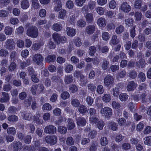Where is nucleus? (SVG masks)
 Segmentation results:
<instances>
[{"label": "nucleus", "instance_id": "1", "mask_svg": "<svg viewBox=\"0 0 151 151\" xmlns=\"http://www.w3.org/2000/svg\"><path fill=\"white\" fill-rule=\"evenodd\" d=\"M38 29L35 26H29L26 31V34L33 38H36L38 36Z\"/></svg>", "mask_w": 151, "mask_h": 151}, {"label": "nucleus", "instance_id": "2", "mask_svg": "<svg viewBox=\"0 0 151 151\" xmlns=\"http://www.w3.org/2000/svg\"><path fill=\"white\" fill-rule=\"evenodd\" d=\"M102 104H100L99 106V108H102L100 111V113L103 116L106 118H109L112 115V110L111 108L108 107H106L102 108Z\"/></svg>", "mask_w": 151, "mask_h": 151}, {"label": "nucleus", "instance_id": "3", "mask_svg": "<svg viewBox=\"0 0 151 151\" xmlns=\"http://www.w3.org/2000/svg\"><path fill=\"white\" fill-rule=\"evenodd\" d=\"M57 137L55 135L46 136L44 138L45 142L50 145H54L56 144L57 142Z\"/></svg>", "mask_w": 151, "mask_h": 151}, {"label": "nucleus", "instance_id": "4", "mask_svg": "<svg viewBox=\"0 0 151 151\" xmlns=\"http://www.w3.org/2000/svg\"><path fill=\"white\" fill-rule=\"evenodd\" d=\"M43 60V57L41 54L39 53L34 55L32 57V60L34 62L39 65H42Z\"/></svg>", "mask_w": 151, "mask_h": 151}, {"label": "nucleus", "instance_id": "5", "mask_svg": "<svg viewBox=\"0 0 151 151\" xmlns=\"http://www.w3.org/2000/svg\"><path fill=\"white\" fill-rule=\"evenodd\" d=\"M15 43L14 40L11 39H7L5 42V47L9 50H12L15 49Z\"/></svg>", "mask_w": 151, "mask_h": 151}, {"label": "nucleus", "instance_id": "6", "mask_svg": "<svg viewBox=\"0 0 151 151\" xmlns=\"http://www.w3.org/2000/svg\"><path fill=\"white\" fill-rule=\"evenodd\" d=\"M56 128L53 125L50 124L46 126L44 129L45 133L48 134H55L56 132Z\"/></svg>", "mask_w": 151, "mask_h": 151}, {"label": "nucleus", "instance_id": "7", "mask_svg": "<svg viewBox=\"0 0 151 151\" xmlns=\"http://www.w3.org/2000/svg\"><path fill=\"white\" fill-rule=\"evenodd\" d=\"M114 83V78L110 75H108L105 78L104 81V84L106 86H109L110 85H112Z\"/></svg>", "mask_w": 151, "mask_h": 151}, {"label": "nucleus", "instance_id": "8", "mask_svg": "<svg viewBox=\"0 0 151 151\" xmlns=\"http://www.w3.org/2000/svg\"><path fill=\"white\" fill-rule=\"evenodd\" d=\"M12 144L14 151H20L22 148V144L19 141H14L12 143Z\"/></svg>", "mask_w": 151, "mask_h": 151}, {"label": "nucleus", "instance_id": "9", "mask_svg": "<svg viewBox=\"0 0 151 151\" xmlns=\"http://www.w3.org/2000/svg\"><path fill=\"white\" fill-rule=\"evenodd\" d=\"M77 125L80 127H83L85 126L86 123V119L82 117H79L76 119Z\"/></svg>", "mask_w": 151, "mask_h": 151}, {"label": "nucleus", "instance_id": "10", "mask_svg": "<svg viewBox=\"0 0 151 151\" xmlns=\"http://www.w3.org/2000/svg\"><path fill=\"white\" fill-rule=\"evenodd\" d=\"M95 30V27L93 24L87 26L86 28L85 32L88 34L91 35L93 33Z\"/></svg>", "mask_w": 151, "mask_h": 151}, {"label": "nucleus", "instance_id": "11", "mask_svg": "<svg viewBox=\"0 0 151 151\" xmlns=\"http://www.w3.org/2000/svg\"><path fill=\"white\" fill-rule=\"evenodd\" d=\"M120 9L124 12H128L131 9L130 6L126 2H124L122 4Z\"/></svg>", "mask_w": 151, "mask_h": 151}, {"label": "nucleus", "instance_id": "12", "mask_svg": "<svg viewBox=\"0 0 151 151\" xmlns=\"http://www.w3.org/2000/svg\"><path fill=\"white\" fill-rule=\"evenodd\" d=\"M146 63L145 60L142 58L140 59L139 61H137L135 63L136 67L139 68H144L145 67Z\"/></svg>", "mask_w": 151, "mask_h": 151}, {"label": "nucleus", "instance_id": "13", "mask_svg": "<svg viewBox=\"0 0 151 151\" xmlns=\"http://www.w3.org/2000/svg\"><path fill=\"white\" fill-rule=\"evenodd\" d=\"M85 17L86 22L89 23H92L93 21V15L91 13H87L85 14Z\"/></svg>", "mask_w": 151, "mask_h": 151}, {"label": "nucleus", "instance_id": "14", "mask_svg": "<svg viewBox=\"0 0 151 151\" xmlns=\"http://www.w3.org/2000/svg\"><path fill=\"white\" fill-rule=\"evenodd\" d=\"M137 84L132 81L129 82L127 86V89L128 91H131L135 89L137 87Z\"/></svg>", "mask_w": 151, "mask_h": 151}, {"label": "nucleus", "instance_id": "15", "mask_svg": "<svg viewBox=\"0 0 151 151\" xmlns=\"http://www.w3.org/2000/svg\"><path fill=\"white\" fill-rule=\"evenodd\" d=\"M61 36L57 32L54 33L52 35V37L54 41L57 45L60 44Z\"/></svg>", "mask_w": 151, "mask_h": 151}, {"label": "nucleus", "instance_id": "16", "mask_svg": "<svg viewBox=\"0 0 151 151\" xmlns=\"http://www.w3.org/2000/svg\"><path fill=\"white\" fill-rule=\"evenodd\" d=\"M67 122L68 124L67 127L68 130H71L75 127V124L71 119H68Z\"/></svg>", "mask_w": 151, "mask_h": 151}, {"label": "nucleus", "instance_id": "17", "mask_svg": "<svg viewBox=\"0 0 151 151\" xmlns=\"http://www.w3.org/2000/svg\"><path fill=\"white\" fill-rule=\"evenodd\" d=\"M97 23L99 26L100 27H104L106 24V21L105 18L101 17L99 18L98 19Z\"/></svg>", "mask_w": 151, "mask_h": 151}, {"label": "nucleus", "instance_id": "18", "mask_svg": "<svg viewBox=\"0 0 151 151\" xmlns=\"http://www.w3.org/2000/svg\"><path fill=\"white\" fill-rule=\"evenodd\" d=\"M66 31L67 35L70 36H74L76 33V30L71 27H67Z\"/></svg>", "mask_w": 151, "mask_h": 151}, {"label": "nucleus", "instance_id": "19", "mask_svg": "<svg viewBox=\"0 0 151 151\" xmlns=\"http://www.w3.org/2000/svg\"><path fill=\"white\" fill-rule=\"evenodd\" d=\"M54 2L56 3V4L54 8L55 11L58 12L61 9L62 4L60 0H54Z\"/></svg>", "mask_w": 151, "mask_h": 151}, {"label": "nucleus", "instance_id": "20", "mask_svg": "<svg viewBox=\"0 0 151 151\" xmlns=\"http://www.w3.org/2000/svg\"><path fill=\"white\" fill-rule=\"evenodd\" d=\"M74 76L77 78L80 77L81 81H84V77L82 75V73L81 72L79 71L76 70L74 72L73 74Z\"/></svg>", "mask_w": 151, "mask_h": 151}, {"label": "nucleus", "instance_id": "21", "mask_svg": "<svg viewBox=\"0 0 151 151\" xmlns=\"http://www.w3.org/2000/svg\"><path fill=\"white\" fill-rule=\"evenodd\" d=\"M62 28V24L59 23H54L52 26V29L56 32L60 31Z\"/></svg>", "mask_w": 151, "mask_h": 151}, {"label": "nucleus", "instance_id": "22", "mask_svg": "<svg viewBox=\"0 0 151 151\" xmlns=\"http://www.w3.org/2000/svg\"><path fill=\"white\" fill-rule=\"evenodd\" d=\"M56 58V56L54 55H51L47 56L45 59V61L48 63L54 62Z\"/></svg>", "mask_w": 151, "mask_h": 151}, {"label": "nucleus", "instance_id": "23", "mask_svg": "<svg viewBox=\"0 0 151 151\" xmlns=\"http://www.w3.org/2000/svg\"><path fill=\"white\" fill-rule=\"evenodd\" d=\"M29 6V3L27 0H23L21 2V7L23 9H27Z\"/></svg>", "mask_w": 151, "mask_h": 151}, {"label": "nucleus", "instance_id": "24", "mask_svg": "<svg viewBox=\"0 0 151 151\" xmlns=\"http://www.w3.org/2000/svg\"><path fill=\"white\" fill-rule=\"evenodd\" d=\"M13 32V29L12 27L9 26H7L5 28L4 32L7 35H11Z\"/></svg>", "mask_w": 151, "mask_h": 151}, {"label": "nucleus", "instance_id": "25", "mask_svg": "<svg viewBox=\"0 0 151 151\" xmlns=\"http://www.w3.org/2000/svg\"><path fill=\"white\" fill-rule=\"evenodd\" d=\"M98 144L96 142H92L90 145L89 148V151H96L97 149Z\"/></svg>", "mask_w": 151, "mask_h": 151}, {"label": "nucleus", "instance_id": "26", "mask_svg": "<svg viewBox=\"0 0 151 151\" xmlns=\"http://www.w3.org/2000/svg\"><path fill=\"white\" fill-rule=\"evenodd\" d=\"M78 111L80 113L83 114H84L87 111V108L86 106L81 105L79 106Z\"/></svg>", "mask_w": 151, "mask_h": 151}, {"label": "nucleus", "instance_id": "27", "mask_svg": "<svg viewBox=\"0 0 151 151\" xmlns=\"http://www.w3.org/2000/svg\"><path fill=\"white\" fill-rule=\"evenodd\" d=\"M120 42L119 39L117 38V37L116 35H113L111 40V42L113 45H116Z\"/></svg>", "mask_w": 151, "mask_h": 151}, {"label": "nucleus", "instance_id": "28", "mask_svg": "<svg viewBox=\"0 0 151 151\" xmlns=\"http://www.w3.org/2000/svg\"><path fill=\"white\" fill-rule=\"evenodd\" d=\"M66 142L67 145L69 146L73 145L75 143L73 138L70 136L67 138Z\"/></svg>", "mask_w": 151, "mask_h": 151}, {"label": "nucleus", "instance_id": "29", "mask_svg": "<svg viewBox=\"0 0 151 151\" xmlns=\"http://www.w3.org/2000/svg\"><path fill=\"white\" fill-rule=\"evenodd\" d=\"M102 99L105 103L109 102L111 100V97L110 94L108 93L104 94L103 96Z\"/></svg>", "mask_w": 151, "mask_h": 151}, {"label": "nucleus", "instance_id": "30", "mask_svg": "<svg viewBox=\"0 0 151 151\" xmlns=\"http://www.w3.org/2000/svg\"><path fill=\"white\" fill-rule=\"evenodd\" d=\"M64 81L65 83L69 84L73 81V76L71 75L66 76L64 79Z\"/></svg>", "mask_w": 151, "mask_h": 151}, {"label": "nucleus", "instance_id": "31", "mask_svg": "<svg viewBox=\"0 0 151 151\" xmlns=\"http://www.w3.org/2000/svg\"><path fill=\"white\" fill-rule=\"evenodd\" d=\"M142 3V0H135L134 4V8L137 9H140L141 7Z\"/></svg>", "mask_w": 151, "mask_h": 151}, {"label": "nucleus", "instance_id": "32", "mask_svg": "<svg viewBox=\"0 0 151 151\" xmlns=\"http://www.w3.org/2000/svg\"><path fill=\"white\" fill-rule=\"evenodd\" d=\"M58 132L61 134H65L67 132L66 127L64 126H59L58 129Z\"/></svg>", "mask_w": 151, "mask_h": 151}, {"label": "nucleus", "instance_id": "33", "mask_svg": "<svg viewBox=\"0 0 151 151\" xmlns=\"http://www.w3.org/2000/svg\"><path fill=\"white\" fill-rule=\"evenodd\" d=\"M124 22L125 24L127 26H132L133 24L134 20L132 19L128 18L125 19Z\"/></svg>", "mask_w": 151, "mask_h": 151}, {"label": "nucleus", "instance_id": "34", "mask_svg": "<svg viewBox=\"0 0 151 151\" xmlns=\"http://www.w3.org/2000/svg\"><path fill=\"white\" fill-rule=\"evenodd\" d=\"M137 72L134 70L130 71L129 73V76L132 79H135L137 77Z\"/></svg>", "mask_w": 151, "mask_h": 151}, {"label": "nucleus", "instance_id": "35", "mask_svg": "<svg viewBox=\"0 0 151 151\" xmlns=\"http://www.w3.org/2000/svg\"><path fill=\"white\" fill-rule=\"evenodd\" d=\"M8 111L9 113L14 114L17 111H18L17 109L14 106H10L8 109Z\"/></svg>", "mask_w": 151, "mask_h": 151}, {"label": "nucleus", "instance_id": "36", "mask_svg": "<svg viewBox=\"0 0 151 151\" xmlns=\"http://www.w3.org/2000/svg\"><path fill=\"white\" fill-rule=\"evenodd\" d=\"M71 104L73 106L76 107H79L80 104L79 101L76 99H72L71 101Z\"/></svg>", "mask_w": 151, "mask_h": 151}, {"label": "nucleus", "instance_id": "37", "mask_svg": "<svg viewBox=\"0 0 151 151\" xmlns=\"http://www.w3.org/2000/svg\"><path fill=\"white\" fill-rule=\"evenodd\" d=\"M43 44L41 43H38L33 44L32 46V49L34 50H38L40 47L43 45Z\"/></svg>", "mask_w": 151, "mask_h": 151}, {"label": "nucleus", "instance_id": "38", "mask_svg": "<svg viewBox=\"0 0 151 151\" xmlns=\"http://www.w3.org/2000/svg\"><path fill=\"white\" fill-rule=\"evenodd\" d=\"M128 96L126 93H121L120 94L119 98L121 101H125L128 98Z\"/></svg>", "mask_w": 151, "mask_h": 151}, {"label": "nucleus", "instance_id": "39", "mask_svg": "<svg viewBox=\"0 0 151 151\" xmlns=\"http://www.w3.org/2000/svg\"><path fill=\"white\" fill-rule=\"evenodd\" d=\"M52 109V106L48 103L45 104L42 107V109L43 110H51Z\"/></svg>", "mask_w": 151, "mask_h": 151}, {"label": "nucleus", "instance_id": "40", "mask_svg": "<svg viewBox=\"0 0 151 151\" xmlns=\"http://www.w3.org/2000/svg\"><path fill=\"white\" fill-rule=\"evenodd\" d=\"M8 54L9 52L7 50L2 48L0 50V56L6 57L8 55Z\"/></svg>", "mask_w": 151, "mask_h": 151}, {"label": "nucleus", "instance_id": "41", "mask_svg": "<svg viewBox=\"0 0 151 151\" xmlns=\"http://www.w3.org/2000/svg\"><path fill=\"white\" fill-rule=\"evenodd\" d=\"M7 132L8 134L14 135L16 133V130L14 128L9 127L7 129Z\"/></svg>", "mask_w": 151, "mask_h": 151}, {"label": "nucleus", "instance_id": "42", "mask_svg": "<svg viewBox=\"0 0 151 151\" xmlns=\"http://www.w3.org/2000/svg\"><path fill=\"white\" fill-rule=\"evenodd\" d=\"M73 70V66L71 64H68L67 65L65 69V71L67 73H70Z\"/></svg>", "mask_w": 151, "mask_h": 151}, {"label": "nucleus", "instance_id": "43", "mask_svg": "<svg viewBox=\"0 0 151 151\" xmlns=\"http://www.w3.org/2000/svg\"><path fill=\"white\" fill-rule=\"evenodd\" d=\"M8 120L11 122L17 121L18 120V117L14 115L9 116L7 118Z\"/></svg>", "mask_w": 151, "mask_h": 151}, {"label": "nucleus", "instance_id": "44", "mask_svg": "<svg viewBox=\"0 0 151 151\" xmlns=\"http://www.w3.org/2000/svg\"><path fill=\"white\" fill-rule=\"evenodd\" d=\"M124 30L123 26L122 25H120L116 28L115 29V32L117 34H120L124 31Z\"/></svg>", "mask_w": 151, "mask_h": 151}, {"label": "nucleus", "instance_id": "45", "mask_svg": "<svg viewBox=\"0 0 151 151\" xmlns=\"http://www.w3.org/2000/svg\"><path fill=\"white\" fill-rule=\"evenodd\" d=\"M102 66V68L104 70H106L108 68V65L109 64V62L105 59L103 60Z\"/></svg>", "mask_w": 151, "mask_h": 151}, {"label": "nucleus", "instance_id": "46", "mask_svg": "<svg viewBox=\"0 0 151 151\" xmlns=\"http://www.w3.org/2000/svg\"><path fill=\"white\" fill-rule=\"evenodd\" d=\"M66 13V10L64 9L61 10L59 13L58 18H60L61 19H63L65 16Z\"/></svg>", "mask_w": 151, "mask_h": 151}, {"label": "nucleus", "instance_id": "47", "mask_svg": "<svg viewBox=\"0 0 151 151\" xmlns=\"http://www.w3.org/2000/svg\"><path fill=\"white\" fill-rule=\"evenodd\" d=\"M89 50V53L91 56L93 55L96 51V47L94 46H91L90 47Z\"/></svg>", "mask_w": 151, "mask_h": 151}, {"label": "nucleus", "instance_id": "48", "mask_svg": "<svg viewBox=\"0 0 151 151\" xmlns=\"http://www.w3.org/2000/svg\"><path fill=\"white\" fill-rule=\"evenodd\" d=\"M138 78L140 81L144 82L146 79V76L145 74L143 72H140L138 74Z\"/></svg>", "mask_w": 151, "mask_h": 151}, {"label": "nucleus", "instance_id": "49", "mask_svg": "<svg viewBox=\"0 0 151 151\" xmlns=\"http://www.w3.org/2000/svg\"><path fill=\"white\" fill-rule=\"evenodd\" d=\"M136 27L135 26H134L130 29V36L132 38H134L136 35L135 30Z\"/></svg>", "mask_w": 151, "mask_h": 151}, {"label": "nucleus", "instance_id": "50", "mask_svg": "<svg viewBox=\"0 0 151 151\" xmlns=\"http://www.w3.org/2000/svg\"><path fill=\"white\" fill-rule=\"evenodd\" d=\"M89 121L90 122L93 124H95L98 122V119L95 116L90 117Z\"/></svg>", "mask_w": 151, "mask_h": 151}, {"label": "nucleus", "instance_id": "51", "mask_svg": "<svg viewBox=\"0 0 151 151\" xmlns=\"http://www.w3.org/2000/svg\"><path fill=\"white\" fill-rule=\"evenodd\" d=\"M3 90L5 91H9L12 89V86L10 84L4 85L3 87Z\"/></svg>", "mask_w": 151, "mask_h": 151}, {"label": "nucleus", "instance_id": "52", "mask_svg": "<svg viewBox=\"0 0 151 151\" xmlns=\"http://www.w3.org/2000/svg\"><path fill=\"white\" fill-rule=\"evenodd\" d=\"M17 67V65L14 61L12 62L9 67V69L11 71H13Z\"/></svg>", "mask_w": 151, "mask_h": 151}, {"label": "nucleus", "instance_id": "53", "mask_svg": "<svg viewBox=\"0 0 151 151\" xmlns=\"http://www.w3.org/2000/svg\"><path fill=\"white\" fill-rule=\"evenodd\" d=\"M32 137L31 136L28 135L24 138V142L26 144H29L31 142Z\"/></svg>", "mask_w": 151, "mask_h": 151}, {"label": "nucleus", "instance_id": "54", "mask_svg": "<svg viewBox=\"0 0 151 151\" xmlns=\"http://www.w3.org/2000/svg\"><path fill=\"white\" fill-rule=\"evenodd\" d=\"M77 25L79 27H85L86 25V22L83 20L80 19L77 22Z\"/></svg>", "mask_w": 151, "mask_h": 151}, {"label": "nucleus", "instance_id": "55", "mask_svg": "<svg viewBox=\"0 0 151 151\" xmlns=\"http://www.w3.org/2000/svg\"><path fill=\"white\" fill-rule=\"evenodd\" d=\"M81 40L80 38L77 37L76 39L74 41V43L75 45L78 47H80L82 44V42L81 41Z\"/></svg>", "mask_w": 151, "mask_h": 151}, {"label": "nucleus", "instance_id": "56", "mask_svg": "<svg viewBox=\"0 0 151 151\" xmlns=\"http://www.w3.org/2000/svg\"><path fill=\"white\" fill-rule=\"evenodd\" d=\"M70 94L67 91L63 92L61 95V97L63 99H66L69 98Z\"/></svg>", "mask_w": 151, "mask_h": 151}, {"label": "nucleus", "instance_id": "57", "mask_svg": "<svg viewBox=\"0 0 151 151\" xmlns=\"http://www.w3.org/2000/svg\"><path fill=\"white\" fill-rule=\"evenodd\" d=\"M48 46L50 49H54L56 47V45L53 41L50 40L48 42Z\"/></svg>", "mask_w": 151, "mask_h": 151}, {"label": "nucleus", "instance_id": "58", "mask_svg": "<svg viewBox=\"0 0 151 151\" xmlns=\"http://www.w3.org/2000/svg\"><path fill=\"white\" fill-rule=\"evenodd\" d=\"M144 143L147 145L151 146V136H148L146 138Z\"/></svg>", "mask_w": 151, "mask_h": 151}, {"label": "nucleus", "instance_id": "59", "mask_svg": "<svg viewBox=\"0 0 151 151\" xmlns=\"http://www.w3.org/2000/svg\"><path fill=\"white\" fill-rule=\"evenodd\" d=\"M90 141V139L88 138H84L82 139L81 144L82 145H84L89 143Z\"/></svg>", "mask_w": 151, "mask_h": 151}, {"label": "nucleus", "instance_id": "60", "mask_svg": "<svg viewBox=\"0 0 151 151\" xmlns=\"http://www.w3.org/2000/svg\"><path fill=\"white\" fill-rule=\"evenodd\" d=\"M51 80L52 82H59V83H61L63 82L62 80L58 78L57 76H53L51 78Z\"/></svg>", "mask_w": 151, "mask_h": 151}, {"label": "nucleus", "instance_id": "61", "mask_svg": "<svg viewBox=\"0 0 151 151\" xmlns=\"http://www.w3.org/2000/svg\"><path fill=\"white\" fill-rule=\"evenodd\" d=\"M37 74H35L32 75L31 76L32 81L35 83L38 82L39 81V79L37 77Z\"/></svg>", "mask_w": 151, "mask_h": 151}, {"label": "nucleus", "instance_id": "62", "mask_svg": "<svg viewBox=\"0 0 151 151\" xmlns=\"http://www.w3.org/2000/svg\"><path fill=\"white\" fill-rule=\"evenodd\" d=\"M89 114L90 116H95L96 114V110L94 108H90L88 109Z\"/></svg>", "mask_w": 151, "mask_h": 151}, {"label": "nucleus", "instance_id": "63", "mask_svg": "<svg viewBox=\"0 0 151 151\" xmlns=\"http://www.w3.org/2000/svg\"><path fill=\"white\" fill-rule=\"evenodd\" d=\"M17 46L19 48L23 47L24 45V42L22 40L19 39L17 42Z\"/></svg>", "mask_w": 151, "mask_h": 151}, {"label": "nucleus", "instance_id": "64", "mask_svg": "<svg viewBox=\"0 0 151 151\" xmlns=\"http://www.w3.org/2000/svg\"><path fill=\"white\" fill-rule=\"evenodd\" d=\"M110 127L111 129L114 131H116L117 130L118 125L115 122H111L110 124Z\"/></svg>", "mask_w": 151, "mask_h": 151}]
</instances>
